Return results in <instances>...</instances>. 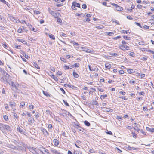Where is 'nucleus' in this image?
Masks as SVG:
<instances>
[{"instance_id": "obj_1", "label": "nucleus", "mask_w": 154, "mask_h": 154, "mask_svg": "<svg viewBox=\"0 0 154 154\" xmlns=\"http://www.w3.org/2000/svg\"><path fill=\"white\" fill-rule=\"evenodd\" d=\"M20 145L22 146H18L16 147V149L19 151H23L25 149V144L22 142H19L18 143Z\"/></svg>"}, {"instance_id": "obj_2", "label": "nucleus", "mask_w": 154, "mask_h": 154, "mask_svg": "<svg viewBox=\"0 0 154 154\" xmlns=\"http://www.w3.org/2000/svg\"><path fill=\"white\" fill-rule=\"evenodd\" d=\"M88 67L90 70L91 71H94L96 70L97 71L98 70V69L97 66H92L90 65H88Z\"/></svg>"}, {"instance_id": "obj_3", "label": "nucleus", "mask_w": 154, "mask_h": 154, "mask_svg": "<svg viewBox=\"0 0 154 154\" xmlns=\"http://www.w3.org/2000/svg\"><path fill=\"white\" fill-rule=\"evenodd\" d=\"M50 150L51 152L53 154H58L59 152V151H57L54 148H51Z\"/></svg>"}, {"instance_id": "obj_4", "label": "nucleus", "mask_w": 154, "mask_h": 154, "mask_svg": "<svg viewBox=\"0 0 154 154\" xmlns=\"http://www.w3.org/2000/svg\"><path fill=\"white\" fill-rule=\"evenodd\" d=\"M0 130L3 132L4 133L5 131V125L1 123L0 124Z\"/></svg>"}, {"instance_id": "obj_5", "label": "nucleus", "mask_w": 154, "mask_h": 154, "mask_svg": "<svg viewBox=\"0 0 154 154\" xmlns=\"http://www.w3.org/2000/svg\"><path fill=\"white\" fill-rule=\"evenodd\" d=\"M41 131L42 132L44 135H46L48 134V133L47 130L43 128H41Z\"/></svg>"}, {"instance_id": "obj_6", "label": "nucleus", "mask_w": 154, "mask_h": 154, "mask_svg": "<svg viewBox=\"0 0 154 154\" xmlns=\"http://www.w3.org/2000/svg\"><path fill=\"white\" fill-rule=\"evenodd\" d=\"M101 108L103 109H104V110L106 112H112V109H110L109 108H105V107H102Z\"/></svg>"}, {"instance_id": "obj_7", "label": "nucleus", "mask_w": 154, "mask_h": 154, "mask_svg": "<svg viewBox=\"0 0 154 154\" xmlns=\"http://www.w3.org/2000/svg\"><path fill=\"white\" fill-rule=\"evenodd\" d=\"M15 103L14 101H11L9 102V105L11 108H13L14 106H15Z\"/></svg>"}, {"instance_id": "obj_8", "label": "nucleus", "mask_w": 154, "mask_h": 154, "mask_svg": "<svg viewBox=\"0 0 154 154\" xmlns=\"http://www.w3.org/2000/svg\"><path fill=\"white\" fill-rule=\"evenodd\" d=\"M146 130L147 131L152 133H154V128H150L148 127L146 128Z\"/></svg>"}, {"instance_id": "obj_9", "label": "nucleus", "mask_w": 154, "mask_h": 154, "mask_svg": "<svg viewBox=\"0 0 154 154\" xmlns=\"http://www.w3.org/2000/svg\"><path fill=\"white\" fill-rule=\"evenodd\" d=\"M53 142L54 145L55 146H57L59 144V141L57 139H54Z\"/></svg>"}, {"instance_id": "obj_10", "label": "nucleus", "mask_w": 154, "mask_h": 154, "mask_svg": "<svg viewBox=\"0 0 154 154\" xmlns=\"http://www.w3.org/2000/svg\"><path fill=\"white\" fill-rule=\"evenodd\" d=\"M116 10L119 11H122L123 10L122 8L120 6L118 5L116 7Z\"/></svg>"}, {"instance_id": "obj_11", "label": "nucleus", "mask_w": 154, "mask_h": 154, "mask_svg": "<svg viewBox=\"0 0 154 154\" xmlns=\"http://www.w3.org/2000/svg\"><path fill=\"white\" fill-rule=\"evenodd\" d=\"M60 15V14L59 13L57 12H55L54 14L53 15V16H54V17L57 18L58 17H59Z\"/></svg>"}, {"instance_id": "obj_12", "label": "nucleus", "mask_w": 154, "mask_h": 154, "mask_svg": "<svg viewBox=\"0 0 154 154\" xmlns=\"http://www.w3.org/2000/svg\"><path fill=\"white\" fill-rule=\"evenodd\" d=\"M17 131H18L21 133L23 134L24 131L20 127L18 126L17 128Z\"/></svg>"}, {"instance_id": "obj_13", "label": "nucleus", "mask_w": 154, "mask_h": 154, "mask_svg": "<svg viewBox=\"0 0 154 154\" xmlns=\"http://www.w3.org/2000/svg\"><path fill=\"white\" fill-rule=\"evenodd\" d=\"M105 68L107 69H109L111 67V65L108 63H106L105 64Z\"/></svg>"}, {"instance_id": "obj_14", "label": "nucleus", "mask_w": 154, "mask_h": 154, "mask_svg": "<svg viewBox=\"0 0 154 154\" xmlns=\"http://www.w3.org/2000/svg\"><path fill=\"white\" fill-rule=\"evenodd\" d=\"M48 11L50 13V14L51 15H52L53 16V15H54V14L55 12H54V11L51 10L50 8H48Z\"/></svg>"}, {"instance_id": "obj_15", "label": "nucleus", "mask_w": 154, "mask_h": 154, "mask_svg": "<svg viewBox=\"0 0 154 154\" xmlns=\"http://www.w3.org/2000/svg\"><path fill=\"white\" fill-rule=\"evenodd\" d=\"M5 129H6V130L8 131H11V128L9 126L7 125H5Z\"/></svg>"}, {"instance_id": "obj_16", "label": "nucleus", "mask_w": 154, "mask_h": 154, "mask_svg": "<svg viewBox=\"0 0 154 154\" xmlns=\"http://www.w3.org/2000/svg\"><path fill=\"white\" fill-rule=\"evenodd\" d=\"M75 127L76 128L79 129L80 131H82V130L81 129H83V128H81L80 126L77 125H75Z\"/></svg>"}, {"instance_id": "obj_17", "label": "nucleus", "mask_w": 154, "mask_h": 154, "mask_svg": "<svg viewBox=\"0 0 154 154\" xmlns=\"http://www.w3.org/2000/svg\"><path fill=\"white\" fill-rule=\"evenodd\" d=\"M29 150L31 152H33V151H35V150H37V149L35 148L32 147H30L29 148Z\"/></svg>"}, {"instance_id": "obj_18", "label": "nucleus", "mask_w": 154, "mask_h": 154, "mask_svg": "<svg viewBox=\"0 0 154 154\" xmlns=\"http://www.w3.org/2000/svg\"><path fill=\"white\" fill-rule=\"evenodd\" d=\"M73 4L74 5V6L76 7H77L79 8H80V4L79 3H77L75 2H73Z\"/></svg>"}, {"instance_id": "obj_19", "label": "nucleus", "mask_w": 154, "mask_h": 154, "mask_svg": "<svg viewBox=\"0 0 154 154\" xmlns=\"http://www.w3.org/2000/svg\"><path fill=\"white\" fill-rule=\"evenodd\" d=\"M8 147L15 150L16 149V147L13 145H8Z\"/></svg>"}, {"instance_id": "obj_20", "label": "nucleus", "mask_w": 154, "mask_h": 154, "mask_svg": "<svg viewBox=\"0 0 154 154\" xmlns=\"http://www.w3.org/2000/svg\"><path fill=\"white\" fill-rule=\"evenodd\" d=\"M73 75L75 78H77L79 77L78 74L74 71L73 72Z\"/></svg>"}, {"instance_id": "obj_21", "label": "nucleus", "mask_w": 154, "mask_h": 154, "mask_svg": "<svg viewBox=\"0 0 154 154\" xmlns=\"http://www.w3.org/2000/svg\"><path fill=\"white\" fill-rule=\"evenodd\" d=\"M85 124L87 126H89L90 125V123L87 121L85 120L84 122Z\"/></svg>"}, {"instance_id": "obj_22", "label": "nucleus", "mask_w": 154, "mask_h": 154, "mask_svg": "<svg viewBox=\"0 0 154 154\" xmlns=\"http://www.w3.org/2000/svg\"><path fill=\"white\" fill-rule=\"evenodd\" d=\"M119 54L118 53H110V55L111 56H117L119 55Z\"/></svg>"}, {"instance_id": "obj_23", "label": "nucleus", "mask_w": 154, "mask_h": 154, "mask_svg": "<svg viewBox=\"0 0 154 154\" xmlns=\"http://www.w3.org/2000/svg\"><path fill=\"white\" fill-rule=\"evenodd\" d=\"M119 48L120 49H121L122 50H125L124 45H122L119 46Z\"/></svg>"}, {"instance_id": "obj_24", "label": "nucleus", "mask_w": 154, "mask_h": 154, "mask_svg": "<svg viewBox=\"0 0 154 154\" xmlns=\"http://www.w3.org/2000/svg\"><path fill=\"white\" fill-rule=\"evenodd\" d=\"M23 27H22V28L20 27V28H19L17 31L19 33H21L23 32V30L22 29H23Z\"/></svg>"}, {"instance_id": "obj_25", "label": "nucleus", "mask_w": 154, "mask_h": 154, "mask_svg": "<svg viewBox=\"0 0 154 154\" xmlns=\"http://www.w3.org/2000/svg\"><path fill=\"white\" fill-rule=\"evenodd\" d=\"M49 37L51 39L54 40L55 39V37L52 34L49 35Z\"/></svg>"}, {"instance_id": "obj_26", "label": "nucleus", "mask_w": 154, "mask_h": 154, "mask_svg": "<svg viewBox=\"0 0 154 154\" xmlns=\"http://www.w3.org/2000/svg\"><path fill=\"white\" fill-rule=\"evenodd\" d=\"M1 80L4 83H6L7 82L6 79H5L3 77H2L1 78Z\"/></svg>"}, {"instance_id": "obj_27", "label": "nucleus", "mask_w": 154, "mask_h": 154, "mask_svg": "<svg viewBox=\"0 0 154 154\" xmlns=\"http://www.w3.org/2000/svg\"><path fill=\"white\" fill-rule=\"evenodd\" d=\"M10 20L12 21H14L15 20H16V18L15 17L11 16L10 17Z\"/></svg>"}, {"instance_id": "obj_28", "label": "nucleus", "mask_w": 154, "mask_h": 154, "mask_svg": "<svg viewBox=\"0 0 154 154\" xmlns=\"http://www.w3.org/2000/svg\"><path fill=\"white\" fill-rule=\"evenodd\" d=\"M123 38H124V39L126 40H130L131 39V38L130 37H128L127 36H123Z\"/></svg>"}, {"instance_id": "obj_29", "label": "nucleus", "mask_w": 154, "mask_h": 154, "mask_svg": "<svg viewBox=\"0 0 154 154\" xmlns=\"http://www.w3.org/2000/svg\"><path fill=\"white\" fill-rule=\"evenodd\" d=\"M107 97V95L106 94H105L104 95H101L100 96V98L101 99H104L106 97Z\"/></svg>"}, {"instance_id": "obj_30", "label": "nucleus", "mask_w": 154, "mask_h": 154, "mask_svg": "<svg viewBox=\"0 0 154 154\" xmlns=\"http://www.w3.org/2000/svg\"><path fill=\"white\" fill-rule=\"evenodd\" d=\"M121 38V36H119L116 37H114L112 38V39L114 40H116L120 38Z\"/></svg>"}, {"instance_id": "obj_31", "label": "nucleus", "mask_w": 154, "mask_h": 154, "mask_svg": "<svg viewBox=\"0 0 154 154\" xmlns=\"http://www.w3.org/2000/svg\"><path fill=\"white\" fill-rule=\"evenodd\" d=\"M4 120L6 121H7L8 119V117L7 116L5 115L3 117Z\"/></svg>"}, {"instance_id": "obj_32", "label": "nucleus", "mask_w": 154, "mask_h": 154, "mask_svg": "<svg viewBox=\"0 0 154 154\" xmlns=\"http://www.w3.org/2000/svg\"><path fill=\"white\" fill-rule=\"evenodd\" d=\"M107 35L110 36H112L114 35V33L112 32H107Z\"/></svg>"}, {"instance_id": "obj_33", "label": "nucleus", "mask_w": 154, "mask_h": 154, "mask_svg": "<svg viewBox=\"0 0 154 154\" xmlns=\"http://www.w3.org/2000/svg\"><path fill=\"white\" fill-rule=\"evenodd\" d=\"M64 69L65 70H66L67 69H69V67L68 66H67V65H65L64 66Z\"/></svg>"}, {"instance_id": "obj_34", "label": "nucleus", "mask_w": 154, "mask_h": 154, "mask_svg": "<svg viewBox=\"0 0 154 154\" xmlns=\"http://www.w3.org/2000/svg\"><path fill=\"white\" fill-rule=\"evenodd\" d=\"M23 55L27 59L29 58V56L28 55H26V54L25 53H24V54H23Z\"/></svg>"}, {"instance_id": "obj_35", "label": "nucleus", "mask_w": 154, "mask_h": 154, "mask_svg": "<svg viewBox=\"0 0 154 154\" xmlns=\"http://www.w3.org/2000/svg\"><path fill=\"white\" fill-rule=\"evenodd\" d=\"M34 66L36 68L38 69H40L39 66L36 64L34 63Z\"/></svg>"}, {"instance_id": "obj_36", "label": "nucleus", "mask_w": 154, "mask_h": 154, "mask_svg": "<svg viewBox=\"0 0 154 154\" xmlns=\"http://www.w3.org/2000/svg\"><path fill=\"white\" fill-rule=\"evenodd\" d=\"M72 9L74 10H76V7L74 6V5L73 4V2L72 3Z\"/></svg>"}, {"instance_id": "obj_37", "label": "nucleus", "mask_w": 154, "mask_h": 154, "mask_svg": "<svg viewBox=\"0 0 154 154\" xmlns=\"http://www.w3.org/2000/svg\"><path fill=\"white\" fill-rule=\"evenodd\" d=\"M42 148L44 150V152L47 153V154L48 153V152H48V150L47 149H45V148H43L42 146Z\"/></svg>"}, {"instance_id": "obj_38", "label": "nucleus", "mask_w": 154, "mask_h": 154, "mask_svg": "<svg viewBox=\"0 0 154 154\" xmlns=\"http://www.w3.org/2000/svg\"><path fill=\"white\" fill-rule=\"evenodd\" d=\"M73 154H82L80 152L77 151H74Z\"/></svg>"}, {"instance_id": "obj_39", "label": "nucleus", "mask_w": 154, "mask_h": 154, "mask_svg": "<svg viewBox=\"0 0 154 154\" xmlns=\"http://www.w3.org/2000/svg\"><path fill=\"white\" fill-rule=\"evenodd\" d=\"M63 3L60 4H56V6L58 7H61L63 6Z\"/></svg>"}, {"instance_id": "obj_40", "label": "nucleus", "mask_w": 154, "mask_h": 154, "mask_svg": "<svg viewBox=\"0 0 154 154\" xmlns=\"http://www.w3.org/2000/svg\"><path fill=\"white\" fill-rule=\"evenodd\" d=\"M135 127H136V128L134 127V129L137 131V132H139V131H140V130L136 126H135Z\"/></svg>"}, {"instance_id": "obj_41", "label": "nucleus", "mask_w": 154, "mask_h": 154, "mask_svg": "<svg viewBox=\"0 0 154 154\" xmlns=\"http://www.w3.org/2000/svg\"><path fill=\"white\" fill-rule=\"evenodd\" d=\"M139 94L140 95L144 96L145 95V93L143 91L139 92Z\"/></svg>"}, {"instance_id": "obj_42", "label": "nucleus", "mask_w": 154, "mask_h": 154, "mask_svg": "<svg viewBox=\"0 0 154 154\" xmlns=\"http://www.w3.org/2000/svg\"><path fill=\"white\" fill-rule=\"evenodd\" d=\"M35 117L37 119L39 116V114L38 112H37L35 113Z\"/></svg>"}, {"instance_id": "obj_43", "label": "nucleus", "mask_w": 154, "mask_h": 154, "mask_svg": "<svg viewBox=\"0 0 154 154\" xmlns=\"http://www.w3.org/2000/svg\"><path fill=\"white\" fill-rule=\"evenodd\" d=\"M63 103H64V104L66 106H69V104L68 103L66 102L64 100H63Z\"/></svg>"}, {"instance_id": "obj_44", "label": "nucleus", "mask_w": 154, "mask_h": 154, "mask_svg": "<svg viewBox=\"0 0 154 154\" xmlns=\"http://www.w3.org/2000/svg\"><path fill=\"white\" fill-rule=\"evenodd\" d=\"M129 55L132 57H134L135 56V54L133 52H131L130 53Z\"/></svg>"}, {"instance_id": "obj_45", "label": "nucleus", "mask_w": 154, "mask_h": 154, "mask_svg": "<svg viewBox=\"0 0 154 154\" xmlns=\"http://www.w3.org/2000/svg\"><path fill=\"white\" fill-rule=\"evenodd\" d=\"M82 7L83 9H85L86 8H87V6L85 4H83L82 5Z\"/></svg>"}, {"instance_id": "obj_46", "label": "nucleus", "mask_w": 154, "mask_h": 154, "mask_svg": "<svg viewBox=\"0 0 154 154\" xmlns=\"http://www.w3.org/2000/svg\"><path fill=\"white\" fill-rule=\"evenodd\" d=\"M74 65L75 67H78L79 66V63H75Z\"/></svg>"}, {"instance_id": "obj_47", "label": "nucleus", "mask_w": 154, "mask_h": 154, "mask_svg": "<svg viewBox=\"0 0 154 154\" xmlns=\"http://www.w3.org/2000/svg\"><path fill=\"white\" fill-rule=\"evenodd\" d=\"M43 93L46 96H49V94L47 92H45V91H43Z\"/></svg>"}, {"instance_id": "obj_48", "label": "nucleus", "mask_w": 154, "mask_h": 154, "mask_svg": "<svg viewBox=\"0 0 154 154\" xmlns=\"http://www.w3.org/2000/svg\"><path fill=\"white\" fill-rule=\"evenodd\" d=\"M71 86H72V85H69L67 84H65L64 85V86L66 87H69V88H72Z\"/></svg>"}, {"instance_id": "obj_49", "label": "nucleus", "mask_w": 154, "mask_h": 154, "mask_svg": "<svg viewBox=\"0 0 154 154\" xmlns=\"http://www.w3.org/2000/svg\"><path fill=\"white\" fill-rule=\"evenodd\" d=\"M34 106L32 105H29V109H34Z\"/></svg>"}, {"instance_id": "obj_50", "label": "nucleus", "mask_w": 154, "mask_h": 154, "mask_svg": "<svg viewBox=\"0 0 154 154\" xmlns=\"http://www.w3.org/2000/svg\"><path fill=\"white\" fill-rule=\"evenodd\" d=\"M53 77L55 81H58V78H57V77L55 76L54 75H53Z\"/></svg>"}, {"instance_id": "obj_51", "label": "nucleus", "mask_w": 154, "mask_h": 154, "mask_svg": "<svg viewBox=\"0 0 154 154\" xmlns=\"http://www.w3.org/2000/svg\"><path fill=\"white\" fill-rule=\"evenodd\" d=\"M18 40L19 42L23 43H24V42H26L23 39H18Z\"/></svg>"}, {"instance_id": "obj_52", "label": "nucleus", "mask_w": 154, "mask_h": 154, "mask_svg": "<svg viewBox=\"0 0 154 154\" xmlns=\"http://www.w3.org/2000/svg\"><path fill=\"white\" fill-rule=\"evenodd\" d=\"M125 50H130V49L129 48V47L128 46L125 45Z\"/></svg>"}, {"instance_id": "obj_53", "label": "nucleus", "mask_w": 154, "mask_h": 154, "mask_svg": "<svg viewBox=\"0 0 154 154\" xmlns=\"http://www.w3.org/2000/svg\"><path fill=\"white\" fill-rule=\"evenodd\" d=\"M146 51H147V52H150L151 53H152L153 54H154V51H152V50H150L148 49V50H146Z\"/></svg>"}, {"instance_id": "obj_54", "label": "nucleus", "mask_w": 154, "mask_h": 154, "mask_svg": "<svg viewBox=\"0 0 154 154\" xmlns=\"http://www.w3.org/2000/svg\"><path fill=\"white\" fill-rule=\"evenodd\" d=\"M121 32L123 33H128L127 31H126L125 30H122L121 31Z\"/></svg>"}, {"instance_id": "obj_55", "label": "nucleus", "mask_w": 154, "mask_h": 154, "mask_svg": "<svg viewBox=\"0 0 154 154\" xmlns=\"http://www.w3.org/2000/svg\"><path fill=\"white\" fill-rule=\"evenodd\" d=\"M107 132L106 133L108 134L111 135H112V133L111 131H109L108 130H107Z\"/></svg>"}, {"instance_id": "obj_56", "label": "nucleus", "mask_w": 154, "mask_h": 154, "mask_svg": "<svg viewBox=\"0 0 154 154\" xmlns=\"http://www.w3.org/2000/svg\"><path fill=\"white\" fill-rule=\"evenodd\" d=\"M89 152L91 153H94L95 152L94 150L93 149H90L89 150Z\"/></svg>"}, {"instance_id": "obj_57", "label": "nucleus", "mask_w": 154, "mask_h": 154, "mask_svg": "<svg viewBox=\"0 0 154 154\" xmlns=\"http://www.w3.org/2000/svg\"><path fill=\"white\" fill-rule=\"evenodd\" d=\"M113 22H115L117 24H118V25L119 24V22L117 21V20H114L113 21Z\"/></svg>"}, {"instance_id": "obj_58", "label": "nucleus", "mask_w": 154, "mask_h": 154, "mask_svg": "<svg viewBox=\"0 0 154 154\" xmlns=\"http://www.w3.org/2000/svg\"><path fill=\"white\" fill-rule=\"evenodd\" d=\"M60 90L64 94H65V92L64 90L62 88H60Z\"/></svg>"}, {"instance_id": "obj_59", "label": "nucleus", "mask_w": 154, "mask_h": 154, "mask_svg": "<svg viewBox=\"0 0 154 154\" xmlns=\"http://www.w3.org/2000/svg\"><path fill=\"white\" fill-rule=\"evenodd\" d=\"M57 21L58 22L61 23L62 22V20L60 18H58L57 20Z\"/></svg>"}, {"instance_id": "obj_60", "label": "nucleus", "mask_w": 154, "mask_h": 154, "mask_svg": "<svg viewBox=\"0 0 154 154\" xmlns=\"http://www.w3.org/2000/svg\"><path fill=\"white\" fill-rule=\"evenodd\" d=\"M39 149L40 150L41 152H42V154H44L43 152V149L42 148V146H41L39 148Z\"/></svg>"}, {"instance_id": "obj_61", "label": "nucleus", "mask_w": 154, "mask_h": 154, "mask_svg": "<svg viewBox=\"0 0 154 154\" xmlns=\"http://www.w3.org/2000/svg\"><path fill=\"white\" fill-rule=\"evenodd\" d=\"M25 105V103L24 102H22L20 103V106L22 107L23 106Z\"/></svg>"}, {"instance_id": "obj_62", "label": "nucleus", "mask_w": 154, "mask_h": 154, "mask_svg": "<svg viewBox=\"0 0 154 154\" xmlns=\"http://www.w3.org/2000/svg\"><path fill=\"white\" fill-rule=\"evenodd\" d=\"M2 92L3 94H5V90L4 88L2 89Z\"/></svg>"}, {"instance_id": "obj_63", "label": "nucleus", "mask_w": 154, "mask_h": 154, "mask_svg": "<svg viewBox=\"0 0 154 154\" xmlns=\"http://www.w3.org/2000/svg\"><path fill=\"white\" fill-rule=\"evenodd\" d=\"M27 26L30 29H31L32 28V26L29 23H28Z\"/></svg>"}, {"instance_id": "obj_64", "label": "nucleus", "mask_w": 154, "mask_h": 154, "mask_svg": "<svg viewBox=\"0 0 154 154\" xmlns=\"http://www.w3.org/2000/svg\"><path fill=\"white\" fill-rule=\"evenodd\" d=\"M124 72V71L123 70H120L119 71V73L121 74H123Z\"/></svg>"}]
</instances>
